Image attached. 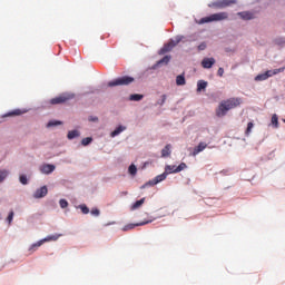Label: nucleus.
<instances>
[{
    "label": "nucleus",
    "mask_w": 285,
    "mask_h": 285,
    "mask_svg": "<svg viewBox=\"0 0 285 285\" xmlns=\"http://www.w3.org/2000/svg\"><path fill=\"white\" fill-rule=\"evenodd\" d=\"M242 105V98H229L219 104L218 109L216 110L217 117H226L228 110L237 108Z\"/></svg>",
    "instance_id": "f257e3e1"
},
{
    "label": "nucleus",
    "mask_w": 285,
    "mask_h": 285,
    "mask_svg": "<svg viewBox=\"0 0 285 285\" xmlns=\"http://www.w3.org/2000/svg\"><path fill=\"white\" fill-rule=\"evenodd\" d=\"M226 19H228V12L223 11L202 18L199 23H213V21H226Z\"/></svg>",
    "instance_id": "f03ea898"
},
{
    "label": "nucleus",
    "mask_w": 285,
    "mask_h": 285,
    "mask_svg": "<svg viewBox=\"0 0 285 285\" xmlns=\"http://www.w3.org/2000/svg\"><path fill=\"white\" fill-rule=\"evenodd\" d=\"M132 81H135V78H132L130 76H122L115 80L109 81L108 87L115 88V86H130V83H132Z\"/></svg>",
    "instance_id": "7ed1b4c3"
},
{
    "label": "nucleus",
    "mask_w": 285,
    "mask_h": 285,
    "mask_svg": "<svg viewBox=\"0 0 285 285\" xmlns=\"http://www.w3.org/2000/svg\"><path fill=\"white\" fill-rule=\"evenodd\" d=\"M237 0H216L208 4L209 8H215L216 10H224V8H230V6H235Z\"/></svg>",
    "instance_id": "20e7f679"
},
{
    "label": "nucleus",
    "mask_w": 285,
    "mask_h": 285,
    "mask_svg": "<svg viewBox=\"0 0 285 285\" xmlns=\"http://www.w3.org/2000/svg\"><path fill=\"white\" fill-rule=\"evenodd\" d=\"M285 67H281L278 69L274 70H267L264 73H259L255 77V81H266V79H269V77H273L275 75H279V72H284Z\"/></svg>",
    "instance_id": "39448f33"
},
{
    "label": "nucleus",
    "mask_w": 285,
    "mask_h": 285,
    "mask_svg": "<svg viewBox=\"0 0 285 285\" xmlns=\"http://www.w3.org/2000/svg\"><path fill=\"white\" fill-rule=\"evenodd\" d=\"M75 97V95H70V94H62L56 98H52L50 100V104L52 106H57L59 104H66V101H70V99H72Z\"/></svg>",
    "instance_id": "423d86ee"
},
{
    "label": "nucleus",
    "mask_w": 285,
    "mask_h": 285,
    "mask_svg": "<svg viewBox=\"0 0 285 285\" xmlns=\"http://www.w3.org/2000/svg\"><path fill=\"white\" fill-rule=\"evenodd\" d=\"M181 41V38L177 37L175 40H170L167 45H165L161 49L159 55H166V52H170L175 46H177Z\"/></svg>",
    "instance_id": "0eeeda50"
},
{
    "label": "nucleus",
    "mask_w": 285,
    "mask_h": 285,
    "mask_svg": "<svg viewBox=\"0 0 285 285\" xmlns=\"http://www.w3.org/2000/svg\"><path fill=\"white\" fill-rule=\"evenodd\" d=\"M166 177H168V174H166V171H165V173L156 176L153 180H149L147 184H145L142 186V188H146V186H157V184L164 181L166 179Z\"/></svg>",
    "instance_id": "6e6552de"
},
{
    "label": "nucleus",
    "mask_w": 285,
    "mask_h": 285,
    "mask_svg": "<svg viewBox=\"0 0 285 285\" xmlns=\"http://www.w3.org/2000/svg\"><path fill=\"white\" fill-rule=\"evenodd\" d=\"M46 195H48V187L42 186L35 191L33 197H35V199H43V197H46Z\"/></svg>",
    "instance_id": "1a4fd4ad"
},
{
    "label": "nucleus",
    "mask_w": 285,
    "mask_h": 285,
    "mask_svg": "<svg viewBox=\"0 0 285 285\" xmlns=\"http://www.w3.org/2000/svg\"><path fill=\"white\" fill-rule=\"evenodd\" d=\"M206 148H208V144L199 142L198 146H196L194 148L193 153L190 154L191 157H197V155H199V153H204V150H206Z\"/></svg>",
    "instance_id": "9d476101"
},
{
    "label": "nucleus",
    "mask_w": 285,
    "mask_h": 285,
    "mask_svg": "<svg viewBox=\"0 0 285 285\" xmlns=\"http://www.w3.org/2000/svg\"><path fill=\"white\" fill-rule=\"evenodd\" d=\"M55 165L46 164L40 167V170L43 175H50L51 173H55Z\"/></svg>",
    "instance_id": "9b49d317"
},
{
    "label": "nucleus",
    "mask_w": 285,
    "mask_h": 285,
    "mask_svg": "<svg viewBox=\"0 0 285 285\" xmlns=\"http://www.w3.org/2000/svg\"><path fill=\"white\" fill-rule=\"evenodd\" d=\"M240 19L244 21H250V19H255V16L250 11H243L237 13Z\"/></svg>",
    "instance_id": "f8f14e48"
},
{
    "label": "nucleus",
    "mask_w": 285,
    "mask_h": 285,
    "mask_svg": "<svg viewBox=\"0 0 285 285\" xmlns=\"http://www.w3.org/2000/svg\"><path fill=\"white\" fill-rule=\"evenodd\" d=\"M202 66L203 68H206V69L213 68V66H215V58L203 59Z\"/></svg>",
    "instance_id": "ddd939ff"
},
{
    "label": "nucleus",
    "mask_w": 285,
    "mask_h": 285,
    "mask_svg": "<svg viewBox=\"0 0 285 285\" xmlns=\"http://www.w3.org/2000/svg\"><path fill=\"white\" fill-rule=\"evenodd\" d=\"M150 222L153 220H147V222H142V223H137V224H128L126 225L122 230H132V228H137V226H146V224H150Z\"/></svg>",
    "instance_id": "4468645a"
},
{
    "label": "nucleus",
    "mask_w": 285,
    "mask_h": 285,
    "mask_svg": "<svg viewBox=\"0 0 285 285\" xmlns=\"http://www.w3.org/2000/svg\"><path fill=\"white\" fill-rule=\"evenodd\" d=\"M124 130H126V126H118L114 131H111L110 137H117L119 135H121V132H124Z\"/></svg>",
    "instance_id": "2eb2a0df"
},
{
    "label": "nucleus",
    "mask_w": 285,
    "mask_h": 285,
    "mask_svg": "<svg viewBox=\"0 0 285 285\" xmlns=\"http://www.w3.org/2000/svg\"><path fill=\"white\" fill-rule=\"evenodd\" d=\"M59 237H61V234L49 235L46 238H43L42 242L43 244H46V242H57Z\"/></svg>",
    "instance_id": "dca6fc26"
},
{
    "label": "nucleus",
    "mask_w": 285,
    "mask_h": 285,
    "mask_svg": "<svg viewBox=\"0 0 285 285\" xmlns=\"http://www.w3.org/2000/svg\"><path fill=\"white\" fill-rule=\"evenodd\" d=\"M207 87H208V82L207 81L199 80L197 82V92H202V90H206Z\"/></svg>",
    "instance_id": "f3484780"
},
{
    "label": "nucleus",
    "mask_w": 285,
    "mask_h": 285,
    "mask_svg": "<svg viewBox=\"0 0 285 285\" xmlns=\"http://www.w3.org/2000/svg\"><path fill=\"white\" fill-rule=\"evenodd\" d=\"M176 86H186V77L184 73L176 77Z\"/></svg>",
    "instance_id": "a211bd4d"
},
{
    "label": "nucleus",
    "mask_w": 285,
    "mask_h": 285,
    "mask_svg": "<svg viewBox=\"0 0 285 285\" xmlns=\"http://www.w3.org/2000/svg\"><path fill=\"white\" fill-rule=\"evenodd\" d=\"M19 115H23V111H21V109L9 111L3 117H19Z\"/></svg>",
    "instance_id": "6ab92c4d"
},
{
    "label": "nucleus",
    "mask_w": 285,
    "mask_h": 285,
    "mask_svg": "<svg viewBox=\"0 0 285 285\" xmlns=\"http://www.w3.org/2000/svg\"><path fill=\"white\" fill-rule=\"evenodd\" d=\"M81 132L79 130H70L67 135V139H77V137H80Z\"/></svg>",
    "instance_id": "aec40b11"
},
{
    "label": "nucleus",
    "mask_w": 285,
    "mask_h": 285,
    "mask_svg": "<svg viewBox=\"0 0 285 285\" xmlns=\"http://www.w3.org/2000/svg\"><path fill=\"white\" fill-rule=\"evenodd\" d=\"M165 173H166L167 175H170V174H173V173H178V171H177V166H175V165H167V166L165 167Z\"/></svg>",
    "instance_id": "412c9836"
},
{
    "label": "nucleus",
    "mask_w": 285,
    "mask_h": 285,
    "mask_svg": "<svg viewBox=\"0 0 285 285\" xmlns=\"http://www.w3.org/2000/svg\"><path fill=\"white\" fill-rule=\"evenodd\" d=\"M145 202H146V198H141L140 200H137L136 203L132 204L131 210H137V208H141Z\"/></svg>",
    "instance_id": "4be33fe9"
},
{
    "label": "nucleus",
    "mask_w": 285,
    "mask_h": 285,
    "mask_svg": "<svg viewBox=\"0 0 285 285\" xmlns=\"http://www.w3.org/2000/svg\"><path fill=\"white\" fill-rule=\"evenodd\" d=\"M40 246H43V240H42V239L39 240V242H37V243H35V244H32V245L30 246L29 250H30L31 253H35V250H37V248H40Z\"/></svg>",
    "instance_id": "5701e85b"
},
{
    "label": "nucleus",
    "mask_w": 285,
    "mask_h": 285,
    "mask_svg": "<svg viewBox=\"0 0 285 285\" xmlns=\"http://www.w3.org/2000/svg\"><path fill=\"white\" fill-rule=\"evenodd\" d=\"M161 63H165V66H168V63H170V56H165L163 59L157 61L156 66H161Z\"/></svg>",
    "instance_id": "b1692460"
},
{
    "label": "nucleus",
    "mask_w": 285,
    "mask_h": 285,
    "mask_svg": "<svg viewBox=\"0 0 285 285\" xmlns=\"http://www.w3.org/2000/svg\"><path fill=\"white\" fill-rule=\"evenodd\" d=\"M130 101H141L144 99V95L140 94H132L129 97Z\"/></svg>",
    "instance_id": "393cba45"
},
{
    "label": "nucleus",
    "mask_w": 285,
    "mask_h": 285,
    "mask_svg": "<svg viewBox=\"0 0 285 285\" xmlns=\"http://www.w3.org/2000/svg\"><path fill=\"white\" fill-rule=\"evenodd\" d=\"M272 125L274 126V128H279V118L276 114L272 116Z\"/></svg>",
    "instance_id": "a878e982"
},
{
    "label": "nucleus",
    "mask_w": 285,
    "mask_h": 285,
    "mask_svg": "<svg viewBox=\"0 0 285 285\" xmlns=\"http://www.w3.org/2000/svg\"><path fill=\"white\" fill-rule=\"evenodd\" d=\"M161 157H170V145H166L161 150Z\"/></svg>",
    "instance_id": "bb28decb"
},
{
    "label": "nucleus",
    "mask_w": 285,
    "mask_h": 285,
    "mask_svg": "<svg viewBox=\"0 0 285 285\" xmlns=\"http://www.w3.org/2000/svg\"><path fill=\"white\" fill-rule=\"evenodd\" d=\"M8 175H10V173L6 169L0 171V184L6 180V177H8Z\"/></svg>",
    "instance_id": "cd10ccee"
},
{
    "label": "nucleus",
    "mask_w": 285,
    "mask_h": 285,
    "mask_svg": "<svg viewBox=\"0 0 285 285\" xmlns=\"http://www.w3.org/2000/svg\"><path fill=\"white\" fill-rule=\"evenodd\" d=\"M82 146H90L92 144V137H87L81 140Z\"/></svg>",
    "instance_id": "c85d7f7f"
},
{
    "label": "nucleus",
    "mask_w": 285,
    "mask_h": 285,
    "mask_svg": "<svg viewBox=\"0 0 285 285\" xmlns=\"http://www.w3.org/2000/svg\"><path fill=\"white\" fill-rule=\"evenodd\" d=\"M128 173L129 175H132V176L137 175V166L130 165L128 168Z\"/></svg>",
    "instance_id": "c756f323"
},
{
    "label": "nucleus",
    "mask_w": 285,
    "mask_h": 285,
    "mask_svg": "<svg viewBox=\"0 0 285 285\" xmlns=\"http://www.w3.org/2000/svg\"><path fill=\"white\" fill-rule=\"evenodd\" d=\"M186 168H188L186 163H180L179 166L176 167V171L181 173V170H186Z\"/></svg>",
    "instance_id": "7c9ffc66"
},
{
    "label": "nucleus",
    "mask_w": 285,
    "mask_h": 285,
    "mask_svg": "<svg viewBox=\"0 0 285 285\" xmlns=\"http://www.w3.org/2000/svg\"><path fill=\"white\" fill-rule=\"evenodd\" d=\"M79 208L83 215H88V213H90V209L86 205H80Z\"/></svg>",
    "instance_id": "2f4dec72"
},
{
    "label": "nucleus",
    "mask_w": 285,
    "mask_h": 285,
    "mask_svg": "<svg viewBox=\"0 0 285 285\" xmlns=\"http://www.w3.org/2000/svg\"><path fill=\"white\" fill-rule=\"evenodd\" d=\"M48 128H52V126H61V121L58 120H51L48 122Z\"/></svg>",
    "instance_id": "473e14b6"
},
{
    "label": "nucleus",
    "mask_w": 285,
    "mask_h": 285,
    "mask_svg": "<svg viewBox=\"0 0 285 285\" xmlns=\"http://www.w3.org/2000/svg\"><path fill=\"white\" fill-rule=\"evenodd\" d=\"M255 125L253 124V122H248L247 124V129H246V131H245V135H250V132H252V130H253V127H254Z\"/></svg>",
    "instance_id": "72a5a7b5"
},
{
    "label": "nucleus",
    "mask_w": 285,
    "mask_h": 285,
    "mask_svg": "<svg viewBox=\"0 0 285 285\" xmlns=\"http://www.w3.org/2000/svg\"><path fill=\"white\" fill-rule=\"evenodd\" d=\"M19 179L23 186L28 185V177L26 175H21Z\"/></svg>",
    "instance_id": "f704fd0d"
},
{
    "label": "nucleus",
    "mask_w": 285,
    "mask_h": 285,
    "mask_svg": "<svg viewBox=\"0 0 285 285\" xmlns=\"http://www.w3.org/2000/svg\"><path fill=\"white\" fill-rule=\"evenodd\" d=\"M59 204H60V208H68V200H66V199H60V200H59Z\"/></svg>",
    "instance_id": "c9c22d12"
},
{
    "label": "nucleus",
    "mask_w": 285,
    "mask_h": 285,
    "mask_svg": "<svg viewBox=\"0 0 285 285\" xmlns=\"http://www.w3.org/2000/svg\"><path fill=\"white\" fill-rule=\"evenodd\" d=\"M12 219H14V212H10V213H9V215H8V217H7V222H8L9 224H12Z\"/></svg>",
    "instance_id": "e433bc0d"
},
{
    "label": "nucleus",
    "mask_w": 285,
    "mask_h": 285,
    "mask_svg": "<svg viewBox=\"0 0 285 285\" xmlns=\"http://www.w3.org/2000/svg\"><path fill=\"white\" fill-rule=\"evenodd\" d=\"M90 213H91V215H94L95 217H99V215L101 214V212H100L99 209H97V208H92Z\"/></svg>",
    "instance_id": "4c0bfd02"
},
{
    "label": "nucleus",
    "mask_w": 285,
    "mask_h": 285,
    "mask_svg": "<svg viewBox=\"0 0 285 285\" xmlns=\"http://www.w3.org/2000/svg\"><path fill=\"white\" fill-rule=\"evenodd\" d=\"M218 77H224V68L219 67L217 71Z\"/></svg>",
    "instance_id": "58836bf2"
},
{
    "label": "nucleus",
    "mask_w": 285,
    "mask_h": 285,
    "mask_svg": "<svg viewBox=\"0 0 285 285\" xmlns=\"http://www.w3.org/2000/svg\"><path fill=\"white\" fill-rule=\"evenodd\" d=\"M198 50H206V42L200 43Z\"/></svg>",
    "instance_id": "ea45409f"
},
{
    "label": "nucleus",
    "mask_w": 285,
    "mask_h": 285,
    "mask_svg": "<svg viewBox=\"0 0 285 285\" xmlns=\"http://www.w3.org/2000/svg\"><path fill=\"white\" fill-rule=\"evenodd\" d=\"M161 99H163V100H161L160 105L164 106V104L166 102V95H163V96H161Z\"/></svg>",
    "instance_id": "a19ab883"
},
{
    "label": "nucleus",
    "mask_w": 285,
    "mask_h": 285,
    "mask_svg": "<svg viewBox=\"0 0 285 285\" xmlns=\"http://www.w3.org/2000/svg\"><path fill=\"white\" fill-rule=\"evenodd\" d=\"M277 43H279V46L285 45V40L284 39H278Z\"/></svg>",
    "instance_id": "79ce46f5"
},
{
    "label": "nucleus",
    "mask_w": 285,
    "mask_h": 285,
    "mask_svg": "<svg viewBox=\"0 0 285 285\" xmlns=\"http://www.w3.org/2000/svg\"><path fill=\"white\" fill-rule=\"evenodd\" d=\"M89 121H99V118H90Z\"/></svg>",
    "instance_id": "37998d69"
}]
</instances>
